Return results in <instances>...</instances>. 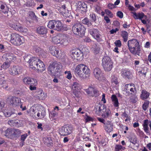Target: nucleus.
Masks as SVG:
<instances>
[{"label":"nucleus","mask_w":151,"mask_h":151,"mask_svg":"<svg viewBox=\"0 0 151 151\" xmlns=\"http://www.w3.org/2000/svg\"><path fill=\"white\" fill-rule=\"evenodd\" d=\"M132 84H127L125 86V89L126 90V91H128L130 90V88L132 87Z\"/></svg>","instance_id":"nucleus-53"},{"label":"nucleus","mask_w":151,"mask_h":151,"mask_svg":"<svg viewBox=\"0 0 151 151\" xmlns=\"http://www.w3.org/2000/svg\"><path fill=\"white\" fill-rule=\"evenodd\" d=\"M137 17V19H139V20H141L143 19H146L147 18V16L145 15L142 12H139L138 17Z\"/></svg>","instance_id":"nucleus-38"},{"label":"nucleus","mask_w":151,"mask_h":151,"mask_svg":"<svg viewBox=\"0 0 151 151\" xmlns=\"http://www.w3.org/2000/svg\"><path fill=\"white\" fill-rule=\"evenodd\" d=\"M128 34L127 32L125 31H122L121 32V35L123 38L124 41L126 42L128 39Z\"/></svg>","instance_id":"nucleus-33"},{"label":"nucleus","mask_w":151,"mask_h":151,"mask_svg":"<svg viewBox=\"0 0 151 151\" xmlns=\"http://www.w3.org/2000/svg\"><path fill=\"white\" fill-rule=\"evenodd\" d=\"M128 46L130 52L133 55L139 56L141 49L139 42L135 39H132L128 41Z\"/></svg>","instance_id":"nucleus-3"},{"label":"nucleus","mask_w":151,"mask_h":151,"mask_svg":"<svg viewBox=\"0 0 151 151\" xmlns=\"http://www.w3.org/2000/svg\"><path fill=\"white\" fill-rule=\"evenodd\" d=\"M111 99L114 106L115 107H118L119 104L116 96L115 95H112L111 97Z\"/></svg>","instance_id":"nucleus-21"},{"label":"nucleus","mask_w":151,"mask_h":151,"mask_svg":"<svg viewBox=\"0 0 151 151\" xmlns=\"http://www.w3.org/2000/svg\"><path fill=\"white\" fill-rule=\"evenodd\" d=\"M130 91L131 92V93L132 94H134L136 93V91L135 86L134 84H132V86L131 88H130Z\"/></svg>","instance_id":"nucleus-50"},{"label":"nucleus","mask_w":151,"mask_h":151,"mask_svg":"<svg viewBox=\"0 0 151 151\" xmlns=\"http://www.w3.org/2000/svg\"><path fill=\"white\" fill-rule=\"evenodd\" d=\"M50 52L53 56H55L57 58H60L64 56V53L60 51L58 48L55 46H50L49 48Z\"/></svg>","instance_id":"nucleus-13"},{"label":"nucleus","mask_w":151,"mask_h":151,"mask_svg":"<svg viewBox=\"0 0 151 151\" xmlns=\"http://www.w3.org/2000/svg\"><path fill=\"white\" fill-rule=\"evenodd\" d=\"M65 73L66 75V78L69 80H70L72 77V75L70 71H65Z\"/></svg>","instance_id":"nucleus-43"},{"label":"nucleus","mask_w":151,"mask_h":151,"mask_svg":"<svg viewBox=\"0 0 151 151\" xmlns=\"http://www.w3.org/2000/svg\"><path fill=\"white\" fill-rule=\"evenodd\" d=\"M3 57L5 58L7 62H10L15 59L13 54L11 53H7L4 55Z\"/></svg>","instance_id":"nucleus-20"},{"label":"nucleus","mask_w":151,"mask_h":151,"mask_svg":"<svg viewBox=\"0 0 151 151\" xmlns=\"http://www.w3.org/2000/svg\"><path fill=\"white\" fill-rule=\"evenodd\" d=\"M9 71L11 75L13 76L18 74L21 72L20 68L18 66H11Z\"/></svg>","instance_id":"nucleus-17"},{"label":"nucleus","mask_w":151,"mask_h":151,"mask_svg":"<svg viewBox=\"0 0 151 151\" xmlns=\"http://www.w3.org/2000/svg\"><path fill=\"white\" fill-rule=\"evenodd\" d=\"M73 130L71 127L67 125H65L60 127L59 130L60 134L63 136H66L71 134Z\"/></svg>","instance_id":"nucleus-12"},{"label":"nucleus","mask_w":151,"mask_h":151,"mask_svg":"<svg viewBox=\"0 0 151 151\" xmlns=\"http://www.w3.org/2000/svg\"><path fill=\"white\" fill-rule=\"evenodd\" d=\"M96 114L99 116L101 115L102 117L106 119L111 115V112L109 108H107L104 104L99 105L95 107Z\"/></svg>","instance_id":"nucleus-4"},{"label":"nucleus","mask_w":151,"mask_h":151,"mask_svg":"<svg viewBox=\"0 0 151 151\" xmlns=\"http://www.w3.org/2000/svg\"><path fill=\"white\" fill-rule=\"evenodd\" d=\"M82 23L84 24L87 25L88 26H91L92 24L89 21V20L87 18H85L82 20Z\"/></svg>","instance_id":"nucleus-41"},{"label":"nucleus","mask_w":151,"mask_h":151,"mask_svg":"<svg viewBox=\"0 0 151 151\" xmlns=\"http://www.w3.org/2000/svg\"><path fill=\"white\" fill-rule=\"evenodd\" d=\"M0 11L4 14H7L9 11V8L1 1H0Z\"/></svg>","instance_id":"nucleus-19"},{"label":"nucleus","mask_w":151,"mask_h":151,"mask_svg":"<svg viewBox=\"0 0 151 151\" xmlns=\"http://www.w3.org/2000/svg\"><path fill=\"white\" fill-rule=\"evenodd\" d=\"M93 74L95 77L100 81H106L105 78L103 75L101 70L99 68H95L93 70Z\"/></svg>","instance_id":"nucleus-14"},{"label":"nucleus","mask_w":151,"mask_h":151,"mask_svg":"<svg viewBox=\"0 0 151 151\" xmlns=\"http://www.w3.org/2000/svg\"><path fill=\"white\" fill-rule=\"evenodd\" d=\"M47 93H44L42 90H40L37 93V97L40 99L44 100L47 97Z\"/></svg>","instance_id":"nucleus-25"},{"label":"nucleus","mask_w":151,"mask_h":151,"mask_svg":"<svg viewBox=\"0 0 151 151\" xmlns=\"http://www.w3.org/2000/svg\"><path fill=\"white\" fill-rule=\"evenodd\" d=\"M85 119L86 122L93 121V119L92 118L87 115H86L85 117Z\"/></svg>","instance_id":"nucleus-48"},{"label":"nucleus","mask_w":151,"mask_h":151,"mask_svg":"<svg viewBox=\"0 0 151 151\" xmlns=\"http://www.w3.org/2000/svg\"><path fill=\"white\" fill-rule=\"evenodd\" d=\"M106 14L108 15L110 17H113V14L111 13L110 11L108 9H106L105 10Z\"/></svg>","instance_id":"nucleus-54"},{"label":"nucleus","mask_w":151,"mask_h":151,"mask_svg":"<svg viewBox=\"0 0 151 151\" xmlns=\"http://www.w3.org/2000/svg\"><path fill=\"white\" fill-rule=\"evenodd\" d=\"M63 16L66 17H69L70 18H72V16L71 15L70 12L69 11L66 10L65 11H62L61 12Z\"/></svg>","instance_id":"nucleus-35"},{"label":"nucleus","mask_w":151,"mask_h":151,"mask_svg":"<svg viewBox=\"0 0 151 151\" xmlns=\"http://www.w3.org/2000/svg\"><path fill=\"white\" fill-rule=\"evenodd\" d=\"M28 136L27 134L26 133L22 135L21 137V140L24 141Z\"/></svg>","instance_id":"nucleus-62"},{"label":"nucleus","mask_w":151,"mask_h":151,"mask_svg":"<svg viewBox=\"0 0 151 151\" xmlns=\"http://www.w3.org/2000/svg\"><path fill=\"white\" fill-rule=\"evenodd\" d=\"M62 67L60 63L53 62L48 67V73L52 75L55 76L60 72V69Z\"/></svg>","instance_id":"nucleus-9"},{"label":"nucleus","mask_w":151,"mask_h":151,"mask_svg":"<svg viewBox=\"0 0 151 151\" xmlns=\"http://www.w3.org/2000/svg\"><path fill=\"white\" fill-rule=\"evenodd\" d=\"M37 31L40 34H45L47 32V29L45 27L43 26L39 27L37 28Z\"/></svg>","instance_id":"nucleus-26"},{"label":"nucleus","mask_w":151,"mask_h":151,"mask_svg":"<svg viewBox=\"0 0 151 151\" xmlns=\"http://www.w3.org/2000/svg\"><path fill=\"white\" fill-rule=\"evenodd\" d=\"M113 64L111 58L108 56H104L102 59V65L105 71H111L113 67Z\"/></svg>","instance_id":"nucleus-8"},{"label":"nucleus","mask_w":151,"mask_h":151,"mask_svg":"<svg viewBox=\"0 0 151 151\" xmlns=\"http://www.w3.org/2000/svg\"><path fill=\"white\" fill-rule=\"evenodd\" d=\"M91 20L92 22H95L96 20V17L94 14H91L90 15Z\"/></svg>","instance_id":"nucleus-47"},{"label":"nucleus","mask_w":151,"mask_h":151,"mask_svg":"<svg viewBox=\"0 0 151 151\" xmlns=\"http://www.w3.org/2000/svg\"><path fill=\"white\" fill-rule=\"evenodd\" d=\"M76 53L77 55V60L81 61L83 58V53L82 51L78 49H77Z\"/></svg>","instance_id":"nucleus-27"},{"label":"nucleus","mask_w":151,"mask_h":151,"mask_svg":"<svg viewBox=\"0 0 151 151\" xmlns=\"http://www.w3.org/2000/svg\"><path fill=\"white\" fill-rule=\"evenodd\" d=\"M72 29L74 34L82 37L84 35L86 28L80 23H77L73 25Z\"/></svg>","instance_id":"nucleus-10"},{"label":"nucleus","mask_w":151,"mask_h":151,"mask_svg":"<svg viewBox=\"0 0 151 151\" xmlns=\"http://www.w3.org/2000/svg\"><path fill=\"white\" fill-rule=\"evenodd\" d=\"M81 88L80 85L77 82H74L72 86V89L73 92L76 96H78L76 93H78L79 92Z\"/></svg>","instance_id":"nucleus-18"},{"label":"nucleus","mask_w":151,"mask_h":151,"mask_svg":"<svg viewBox=\"0 0 151 151\" xmlns=\"http://www.w3.org/2000/svg\"><path fill=\"white\" fill-rule=\"evenodd\" d=\"M32 79L29 77L25 78L23 79V81L25 84H30L32 82Z\"/></svg>","instance_id":"nucleus-39"},{"label":"nucleus","mask_w":151,"mask_h":151,"mask_svg":"<svg viewBox=\"0 0 151 151\" xmlns=\"http://www.w3.org/2000/svg\"><path fill=\"white\" fill-rule=\"evenodd\" d=\"M149 123V122L148 120H145L144 121L143 126L144 130L146 133L149 132V128L148 127V124Z\"/></svg>","instance_id":"nucleus-29"},{"label":"nucleus","mask_w":151,"mask_h":151,"mask_svg":"<svg viewBox=\"0 0 151 151\" xmlns=\"http://www.w3.org/2000/svg\"><path fill=\"white\" fill-rule=\"evenodd\" d=\"M121 75L124 77L129 78L130 75V72L129 71L123 69L121 72Z\"/></svg>","instance_id":"nucleus-32"},{"label":"nucleus","mask_w":151,"mask_h":151,"mask_svg":"<svg viewBox=\"0 0 151 151\" xmlns=\"http://www.w3.org/2000/svg\"><path fill=\"white\" fill-rule=\"evenodd\" d=\"M119 30V29L116 28L114 29H112L110 31V33L111 34L116 33L117 31Z\"/></svg>","instance_id":"nucleus-61"},{"label":"nucleus","mask_w":151,"mask_h":151,"mask_svg":"<svg viewBox=\"0 0 151 151\" xmlns=\"http://www.w3.org/2000/svg\"><path fill=\"white\" fill-rule=\"evenodd\" d=\"M56 27H55L54 29L58 31H60L63 29V26L61 22L59 20H55Z\"/></svg>","instance_id":"nucleus-24"},{"label":"nucleus","mask_w":151,"mask_h":151,"mask_svg":"<svg viewBox=\"0 0 151 151\" xmlns=\"http://www.w3.org/2000/svg\"><path fill=\"white\" fill-rule=\"evenodd\" d=\"M18 31L22 32L25 33L27 32V28L23 27L21 26Z\"/></svg>","instance_id":"nucleus-46"},{"label":"nucleus","mask_w":151,"mask_h":151,"mask_svg":"<svg viewBox=\"0 0 151 151\" xmlns=\"http://www.w3.org/2000/svg\"><path fill=\"white\" fill-rule=\"evenodd\" d=\"M43 141L44 143L47 145H51V143H52V140L50 137H46L43 139Z\"/></svg>","instance_id":"nucleus-36"},{"label":"nucleus","mask_w":151,"mask_h":151,"mask_svg":"<svg viewBox=\"0 0 151 151\" xmlns=\"http://www.w3.org/2000/svg\"><path fill=\"white\" fill-rule=\"evenodd\" d=\"M10 65V63L9 62H5L2 65L3 68L5 69L8 68Z\"/></svg>","instance_id":"nucleus-49"},{"label":"nucleus","mask_w":151,"mask_h":151,"mask_svg":"<svg viewBox=\"0 0 151 151\" xmlns=\"http://www.w3.org/2000/svg\"><path fill=\"white\" fill-rule=\"evenodd\" d=\"M10 41L15 45L19 46L24 43V39L18 34L13 33L11 35Z\"/></svg>","instance_id":"nucleus-7"},{"label":"nucleus","mask_w":151,"mask_h":151,"mask_svg":"<svg viewBox=\"0 0 151 151\" xmlns=\"http://www.w3.org/2000/svg\"><path fill=\"white\" fill-rule=\"evenodd\" d=\"M5 81L2 78H0V88H2L4 86V84H5Z\"/></svg>","instance_id":"nucleus-57"},{"label":"nucleus","mask_w":151,"mask_h":151,"mask_svg":"<svg viewBox=\"0 0 151 151\" xmlns=\"http://www.w3.org/2000/svg\"><path fill=\"white\" fill-rule=\"evenodd\" d=\"M124 148L121 145H116L115 147V150L116 151L124 150Z\"/></svg>","instance_id":"nucleus-51"},{"label":"nucleus","mask_w":151,"mask_h":151,"mask_svg":"<svg viewBox=\"0 0 151 151\" xmlns=\"http://www.w3.org/2000/svg\"><path fill=\"white\" fill-rule=\"evenodd\" d=\"M74 72L76 75L82 78H86L91 73V70L86 65L83 64L76 66L74 69Z\"/></svg>","instance_id":"nucleus-2"},{"label":"nucleus","mask_w":151,"mask_h":151,"mask_svg":"<svg viewBox=\"0 0 151 151\" xmlns=\"http://www.w3.org/2000/svg\"><path fill=\"white\" fill-rule=\"evenodd\" d=\"M9 25L10 27L17 30H18L21 26V25L18 22L14 23L13 22H11L9 23Z\"/></svg>","instance_id":"nucleus-23"},{"label":"nucleus","mask_w":151,"mask_h":151,"mask_svg":"<svg viewBox=\"0 0 151 151\" xmlns=\"http://www.w3.org/2000/svg\"><path fill=\"white\" fill-rule=\"evenodd\" d=\"M117 15L120 18H122L123 16V13L120 11H119L117 12Z\"/></svg>","instance_id":"nucleus-63"},{"label":"nucleus","mask_w":151,"mask_h":151,"mask_svg":"<svg viewBox=\"0 0 151 151\" xmlns=\"http://www.w3.org/2000/svg\"><path fill=\"white\" fill-rule=\"evenodd\" d=\"M18 130L17 129H8L4 132H3V134L9 138H12L14 135L17 134V132Z\"/></svg>","instance_id":"nucleus-15"},{"label":"nucleus","mask_w":151,"mask_h":151,"mask_svg":"<svg viewBox=\"0 0 151 151\" xmlns=\"http://www.w3.org/2000/svg\"><path fill=\"white\" fill-rule=\"evenodd\" d=\"M55 20H52L49 21L48 22L47 27L50 29H53L55 28Z\"/></svg>","instance_id":"nucleus-31"},{"label":"nucleus","mask_w":151,"mask_h":151,"mask_svg":"<svg viewBox=\"0 0 151 151\" xmlns=\"http://www.w3.org/2000/svg\"><path fill=\"white\" fill-rule=\"evenodd\" d=\"M29 15L33 20L36 21H38V18L35 15L34 12H30L29 13Z\"/></svg>","instance_id":"nucleus-37"},{"label":"nucleus","mask_w":151,"mask_h":151,"mask_svg":"<svg viewBox=\"0 0 151 151\" xmlns=\"http://www.w3.org/2000/svg\"><path fill=\"white\" fill-rule=\"evenodd\" d=\"M76 51L77 49L72 50L71 54V56L73 59L77 60V55L76 53Z\"/></svg>","instance_id":"nucleus-40"},{"label":"nucleus","mask_w":151,"mask_h":151,"mask_svg":"<svg viewBox=\"0 0 151 151\" xmlns=\"http://www.w3.org/2000/svg\"><path fill=\"white\" fill-rule=\"evenodd\" d=\"M10 103L14 107H18L20 106L22 111H24L27 109L26 106H23V103L21 102V100L19 98L12 97L11 99Z\"/></svg>","instance_id":"nucleus-11"},{"label":"nucleus","mask_w":151,"mask_h":151,"mask_svg":"<svg viewBox=\"0 0 151 151\" xmlns=\"http://www.w3.org/2000/svg\"><path fill=\"white\" fill-rule=\"evenodd\" d=\"M111 81L112 83L115 85H117L118 83V77L115 74H113L111 77Z\"/></svg>","instance_id":"nucleus-30"},{"label":"nucleus","mask_w":151,"mask_h":151,"mask_svg":"<svg viewBox=\"0 0 151 151\" xmlns=\"http://www.w3.org/2000/svg\"><path fill=\"white\" fill-rule=\"evenodd\" d=\"M130 142L135 145L137 143V139L135 136H132L129 139Z\"/></svg>","instance_id":"nucleus-42"},{"label":"nucleus","mask_w":151,"mask_h":151,"mask_svg":"<svg viewBox=\"0 0 151 151\" xmlns=\"http://www.w3.org/2000/svg\"><path fill=\"white\" fill-rule=\"evenodd\" d=\"M92 49L94 53L95 54H97L99 53L100 51V47L96 45H95L94 47H92Z\"/></svg>","instance_id":"nucleus-34"},{"label":"nucleus","mask_w":151,"mask_h":151,"mask_svg":"<svg viewBox=\"0 0 151 151\" xmlns=\"http://www.w3.org/2000/svg\"><path fill=\"white\" fill-rule=\"evenodd\" d=\"M89 31L90 34L94 38L99 42L101 40V35L97 29H90Z\"/></svg>","instance_id":"nucleus-16"},{"label":"nucleus","mask_w":151,"mask_h":151,"mask_svg":"<svg viewBox=\"0 0 151 151\" xmlns=\"http://www.w3.org/2000/svg\"><path fill=\"white\" fill-rule=\"evenodd\" d=\"M4 103L2 101H0V112H2L4 109Z\"/></svg>","instance_id":"nucleus-56"},{"label":"nucleus","mask_w":151,"mask_h":151,"mask_svg":"<svg viewBox=\"0 0 151 151\" xmlns=\"http://www.w3.org/2000/svg\"><path fill=\"white\" fill-rule=\"evenodd\" d=\"M93 90V87H89L88 89H86L85 90L87 94H89L92 92Z\"/></svg>","instance_id":"nucleus-52"},{"label":"nucleus","mask_w":151,"mask_h":151,"mask_svg":"<svg viewBox=\"0 0 151 151\" xmlns=\"http://www.w3.org/2000/svg\"><path fill=\"white\" fill-rule=\"evenodd\" d=\"M140 20H141L142 22L144 24H147V21H148V22H149L150 21V19H147V18L146 19H142Z\"/></svg>","instance_id":"nucleus-64"},{"label":"nucleus","mask_w":151,"mask_h":151,"mask_svg":"<svg viewBox=\"0 0 151 151\" xmlns=\"http://www.w3.org/2000/svg\"><path fill=\"white\" fill-rule=\"evenodd\" d=\"M32 82L30 84L35 86H36L37 84V80L34 78H32Z\"/></svg>","instance_id":"nucleus-60"},{"label":"nucleus","mask_w":151,"mask_h":151,"mask_svg":"<svg viewBox=\"0 0 151 151\" xmlns=\"http://www.w3.org/2000/svg\"><path fill=\"white\" fill-rule=\"evenodd\" d=\"M149 104V101H146L142 105V108L145 111L148 107Z\"/></svg>","instance_id":"nucleus-45"},{"label":"nucleus","mask_w":151,"mask_h":151,"mask_svg":"<svg viewBox=\"0 0 151 151\" xmlns=\"http://www.w3.org/2000/svg\"><path fill=\"white\" fill-rule=\"evenodd\" d=\"M114 43L117 47H120L121 46V42L120 40H116Z\"/></svg>","instance_id":"nucleus-58"},{"label":"nucleus","mask_w":151,"mask_h":151,"mask_svg":"<svg viewBox=\"0 0 151 151\" xmlns=\"http://www.w3.org/2000/svg\"><path fill=\"white\" fill-rule=\"evenodd\" d=\"M38 111L37 116L41 119L44 118L45 116V113L44 111H42L40 109V107L37 105H34L32 106L30 108L29 111H27L28 114L30 113V115L33 116L36 112Z\"/></svg>","instance_id":"nucleus-5"},{"label":"nucleus","mask_w":151,"mask_h":151,"mask_svg":"<svg viewBox=\"0 0 151 151\" xmlns=\"http://www.w3.org/2000/svg\"><path fill=\"white\" fill-rule=\"evenodd\" d=\"M149 95V93L147 91L145 90H142L140 96V97L142 99L144 100L148 98Z\"/></svg>","instance_id":"nucleus-28"},{"label":"nucleus","mask_w":151,"mask_h":151,"mask_svg":"<svg viewBox=\"0 0 151 151\" xmlns=\"http://www.w3.org/2000/svg\"><path fill=\"white\" fill-rule=\"evenodd\" d=\"M105 130L108 132H110L113 130V125L110 122H108L105 127Z\"/></svg>","instance_id":"nucleus-22"},{"label":"nucleus","mask_w":151,"mask_h":151,"mask_svg":"<svg viewBox=\"0 0 151 151\" xmlns=\"http://www.w3.org/2000/svg\"><path fill=\"white\" fill-rule=\"evenodd\" d=\"M2 112L3 113L5 116L6 117H9L11 115V114L9 112L7 111H4V110L3 111H2Z\"/></svg>","instance_id":"nucleus-55"},{"label":"nucleus","mask_w":151,"mask_h":151,"mask_svg":"<svg viewBox=\"0 0 151 151\" xmlns=\"http://www.w3.org/2000/svg\"><path fill=\"white\" fill-rule=\"evenodd\" d=\"M24 59L26 61L29 60L28 62L29 63V67L33 70L37 69L38 72H40L45 70V65L39 59L35 57H30L29 56L26 57Z\"/></svg>","instance_id":"nucleus-1"},{"label":"nucleus","mask_w":151,"mask_h":151,"mask_svg":"<svg viewBox=\"0 0 151 151\" xmlns=\"http://www.w3.org/2000/svg\"><path fill=\"white\" fill-rule=\"evenodd\" d=\"M78 4L79 7L80 8H82L84 9L87 7V5L83 2H79L78 3Z\"/></svg>","instance_id":"nucleus-44"},{"label":"nucleus","mask_w":151,"mask_h":151,"mask_svg":"<svg viewBox=\"0 0 151 151\" xmlns=\"http://www.w3.org/2000/svg\"><path fill=\"white\" fill-rule=\"evenodd\" d=\"M131 13L132 14V16L134 19H137L138 17L139 12L136 13L135 12H132Z\"/></svg>","instance_id":"nucleus-59"},{"label":"nucleus","mask_w":151,"mask_h":151,"mask_svg":"<svg viewBox=\"0 0 151 151\" xmlns=\"http://www.w3.org/2000/svg\"><path fill=\"white\" fill-rule=\"evenodd\" d=\"M67 37L63 34H60L52 37V42L56 44L66 45L68 43Z\"/></svg>","instance_id":"nucleus-6"}]
</instances>
